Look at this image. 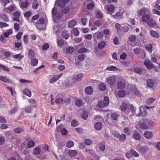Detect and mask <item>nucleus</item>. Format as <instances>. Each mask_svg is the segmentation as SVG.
I'll return each mask as SVG.
<instances>
[{
  "instance_id": "nucleus-1",
  "label": "nucleus",
  "mask_w": 160,
  "mask_h": 160,
  "mask_svg": "<svg viewBox=\"0 0 160 160\" xmlns=\"http://www.w3.org/2000/svg\"><path fill=\"white\" fill-rule=\"evenodd\" d=\"M139 16L142 17L143 22H147L150 19L151 13L150 9L146 7L140 9L138 12Z\"/></svg>"
},
{
  "instance_id": "nucleus-2",
  "label": "nucleus",
  "mask_w": 160,
  "mask_h": 160,
  "mask_svg": "<svg viewBox=\"0 0 160 160\" xmlns=\"http://www.w3.org/2000/svg\"><path fill=\"white\" fill-rule=\"evenodd\" d=\"M109 99L108 97L105 96L104 97L103 101H99L97 107L99 108H103L107 106L109 103Z\"/></svg>"
},
{
  "instance_id": "nucleus-3",
  "label": "nucleus",
  "mask_w": 160,
  "mask_h": 160,
  "mask_svg": "<svg viewBox=\"0 0 160 160\" xmlns=\"http://www.w3.org/2000/svg\"><path fill=\"white\" fill-rule=\"evenodd\" d=\"M106 82L109 85H113L116 82V78L114 76H110L106 78Z\"/></svg>"
},
{
  "instance_id": "nucleus-4",
  "label": "nucleus",
  "mask_w": 160,
  "mask_h": 160,
  "mask_svg": "<svg viewBox=\"0 0 160 160\" xmlns=\"http://www.w3.org/2000/svg\"><path fill=\"white\" fill-rule=\"evenodd\" d=\"M62 75V73L54 75L49 81V82L51 83H53L58 80Z\"/></svg>"
},
{
  "instance_id": "nucleus-5",
  "label": "nucleus",
  "mask_w": 160,
  "mask_h": 160,
  "mask_svg": "<svg viewBox=\"0 0 160 160\" xmlns=\"http://www.w3.org/2000/svg\"><path fill=\"white\" fill-rule=\"evenodd\" d=\"M103 37V33L101 32H97L93 34V37L97 39H102Z\"/></svg>"
},
{
  "instance_id": "nucleus-6",
  "label": "nucleus",
  "mask_w": 160,
  "mask_h": 160,
  "mask_svg": "<svg viewBox=\"0 0 160 160\" xmlns=\"http://www.w3.org/2000/svg\"><path fill=\"white\" fill-rule=\"evenodd\" d=\"M35 25L36 28L39 30H43L45 29L46 26L45 24H41L39 23H35Z\"/></svg>"
},
{
  "instance_id": "nucleus-7",
  "label": "nucleus",
  "mask_w": 160,
  "mask_h": 160,
  "mask_svg": "<svg viewBox=\"0 0 160 160\" xmlns=\"http://www.w3.org/2000/svg\"><path fill=\"white\" fill-rule=\"evenodd\" d=\"M147 22L148 25L151 27H153L157 25L155 21L152 19H150Z\"/></svg>"
},
{
  "instance_id": "nucleus-8",
  "label": "nucleus",
  "mask_w": 160,
  "mask_h": 160,
  "mask_svg": "<svg viewBox=\"0 0 160 160\" xmlns=\"http://www.w3.org/2000/svg\"><path fill=\"white\" fill-rule=\"evenodd\" d=\"M104 8L109 12H112L114 10L115 8L114 6L111 4H109L108 6H105Z\"/></svg>"
},
{
  "instance_id": "nucleus-9",
  "label": "nucleus",
  "mask_w": 160,
  "mask_h": 160,
  "mask_svg": "<svg viewBox=\"0 0 160 160\" xmlns=\"http://www.w3.org/2000/svg\"><path fill=\"white\" fill-rule=\"evenodd\" d=\"M106 45V42L103 40H101L99 42L98 45V48L100 49L103 48Z\"/></svg>"
},
{
  "instance_id": "nucleus-10",
  "label": "nucleus",
  "mask_w": 160,
  "mask_h": 160,
  "mask_svg": "<svg viewBox=\"0 0 160 160\" xmlns=\"http://www.w3.org/2000/svg\"><path fill=\"white\" fill-rule=\"evenodd\" d=\"M144 136L147 139H150L153 136V133L148 131L145 132L143 134Z\"/></svg>"
},
{
  "instance_id": "nucleus-11",
  "label": "nucleus",
  "mask_w": 160,
  "mask_h": 160,
  "mask_svg": "<svg viewBox=\"0 0 160 160\" xmlns=\"http://www.w3.org/2000/svg\"><path fill=\"white\" fill-rule=\"evenodd\" d=\"M138 149L139 151L143 153H144L148 151V148L147 146H141L138 148Z\"/></svg>"
},
{
  "instance_id": "nucleus-12",
  "label": "nucleus",
  "mask_w": 160,
  "mask_h": 160,
  "mask_svg": "<svg viewBox=\"0 0 160 160\" xmlns=\"http://www.w3.org/2000/svg\"><path fill=\"white\" fill-rule=\"evenodd\" d=\"M0 80L6 83H10L11 82V80L5 76H0Z\"/></svg>"
},
{
  "instance_id": "nucleus-13",
  "label": "nucleus",
  "mask_w": 160,
  "mask_h": 160,
  "mask_svg": "<svg viewBox=\"0 0 160 160\" xmlns=\"http://www.w3.org/2000/svg\"><path fill=\"white\" fill-rule=\"evenodd\" d=\"M0 18L5 22H8L9 21L8 17L5 13H2L0 15Z\"/></svg>"
},
{
  "instance_id": "nucleus-14",
  "label": "nucleus",
  "mask_w": 160,
  "mask_h": 160,
  "mask_svg": "<svg viewBox=\"0 0 160 160\" xmlns=\"http://www.w3.org/2000/svg\"><path fill=\"white\" fill-rule=\"evenodd\" d=\"M85 91L87 95H91L93 92L92 88L90 86L87 87L86 88Z\"/></svg>"
},
{
  "instance_id": "nucleus-15",
  "label": "nucleus",
  "mask_w": 160,
  "mask_h": 160,
  "mask_svg": "<svg viewBox=\"0 0 160 160\" xmlns=\"http://www.w3.org/2000/svg\"><path fill=\"white\" fill-rule=\"evenodd\" d=\"M117 86L120 89H123L125 87V84L121 81H119L117 83Z\"/></svg>"
},
{
  "instance_id": "nucleus-16",
  "label": "nucleus",
  "mask_w": 160,
  "mask_h": 160,
  "mask_svg": "<svg viewBox=\"0 0 160 160\" xmlns=\"http://www.w3.org/2000/svg\"><path fill=\"white\" fill-rule=\"evenodd\" d=\"M55 4L58 7L62 8L64 7L65 4L62 0H56L55 2Z\"/></svg>"
},
{
  "instance_id": "nucleus-17",
  "label": "nucleus",
  "mask_w": 160,
  "mask_h": 160,
  "mask_svg": "<svg viewBox=\"0 0 160 160\" xmlns=\"http://www.w3.org/2000/svg\"><path fill=\"white\" fill-rule=\"evenodd\" d=\"M77 24V21L75 20L72 19L69 22L68 25L69 28H73Z\"/></svg>"
},
{
  "instance_id": "nucleus-18",
  "label": "nucleus",
  "mask_w": 160,
  "mask_h": 160,
  "mask_svg": "<svg viewBox=\"0 0 160 160\" xmlns=\"http://www.w3.org/2000/svg\"><path fill=\"white\" fill-rule=\"evenodd\" d=\"M150 33L151 36L156 38H158L159 37V33L156 31L152 30L151 31Z\"/></svg>"
},
{
  "instance_id": "nucleus-19",
  "label": "nucleus",
  "mask_w": 160,
  "mask_h": 160,
  "mask_svg": "<svg viewBox=\"0 0 160 160\" xmlns=\"http://www.w3.org/2000/svg\"><path fill=\"white\" fill-rule=\"evenodd\" d=\"M118 95L119 98H122L126 96V92L125 91L121 90L118 91Z\"/></svg>"
},
{
  "instance_id": "nucleus-20",
  "label": "nucleus",
  "mask_w": 160,
  "mask_h": 160,
  "mask_svg": "<svg viewBox=\"0 0 160 160\" xmlns=\"http://www.w3.org/2000/svg\"><path fill=\"white\" fill-rule=\"evenodd\" d=\"M29 5V3L27 1L22 2L20 3V6L21 8L23 9L27 8Z\"/></svg>"
},
{
  "instance_id": "nucleus-21",
  "label": "nucleus",
  "mask_w": 160,
  "mask_h": 160,
  "mask_svg": "<svg viewBox=\"0 0 160 160\" xmlns=\"http://www.w3.org/2000/svg\"><path fill=\"white\" fill-rule=\"evenodd\" d=\"M98 88L100 91H104L106 89L107 87L104 83H102L99 85Z\"/></svg>"
},
{
  "instance_id": "nucleus-22",
  "label": "nucleus",
  "mask_w": 160,
  "mask_h": 160,
  "mask_svg": "<svg viewBox=\"0 0 160 160\" xmlns=\"http://www.w3.org/2000/svg\"><path fill=\"white\" fill-rule=\"evenodd\" d=\"M102 127V124L100 122H97L94 124V128L96 129L100 130Z\"/></svg>"
},
{
  "instance_id": "nucleus-23",
  "label": "nucleus",
  "mask_w": 160,
  "mask_h": 160,
  "mask_svg": "<svg viewBox=\"0 0 160 160\" xmlns=\"http://www.w3.org/2000/svg\"><path fill=\"white\" fill-rule=\"evenodd\" d=\"M35 143L34 141L30 140L28 142L27 146L28 148H31L34 147L35 146Z\"/></svg>"
},
{
  "instance_id": "nucleus-24",
  "label": "nucleus",
  "mask_w": 160,
  "mask_h": 160,
  "mask_svg": "<svg viewBox=\"0 0 160 160\" xmlns=\"http://www.w3.org/2000/svg\"><path fill=\"white\" fill-rule=\"evenodd\" d=\"M38 63V60L35 58H32L31 62V64L33 66H37Z\"/></svg>"
},
{
  "instance_id": "nucleus-25",
  "label": "nucleus",
  "mask_w": 160,
  "mask_h": 160,
  "mask_svg": "<svg viewBox=\"0 0 160 160\" xmlns=\"http://www.w3.org/2000/svg\"><path fill=\"white\" fill-rule=\"evenodd\" d=\"M147 84L148 87L152 88L154 85V82L152 79H149L147 80Z\"/></svg>"
},
{
  "instance_id": "nucleus-26",
  "label": "nucleus",
  "mask_w": 160,
  "mask_h": 160,
  "mask_svg": "<svg viewBox=\"0 0 160 160\" xmlns=\"http://www.w3.org/2000/svg\"><path fill=\"white\" fill-rule=\"evenodd\" d=\"M28 55L29 58L32 59L35 57V53L32 49H30L28 52Z\"/></svg>"
},
{
  "instance_id": "nucleus-27",
  "label": "nucleus",
  "mask_w": 160,
  "mask_h": 160,
  "mask_svg": "<svg viewBox=\"0 0 160 160\" xmlns=\"http://www.w3.org/2000/svg\"><path fill=\"white\" fill-rule=\"evenodd\" d=\"M41 152V149L39 147H36L34 148L33 150V153L35 155H38Z\"/></svg>"
},
{
  "instance_id": "nucleus-28",
  "label": "nucleus",
  "mask_w": 160,
  "mask_h": 160,
  "mask_svg": "<svg viewBox=\"0 0 160 160\" xmlns=\"http://www.w3.org/2000/svg\"><path fill=\"white\" fill-rule=\"evenodd\" d=\"M23 92L25 95L29 97H31L32 95L31 92L29 89L26 88L23 90Z\"/></svg>"
},
{
  "instance_id": "nucleus-29",
  "label": "nucleus",
  "mask_w": 160,
  "mask_h": 160,
  "mask_svg": "<svg viewBox=\"0 0 160 160\" xmlns=\"http://www.w3.org/2000/svg\"><path fill=\"white\" fill-rule=\"evenodd\" d=\"M18 109V107L17 106H15L9 111L8 113L10 115H12L16 113Z\"/></svg>"
},
{
  "instance_id": "nucleus-30",
  "label": "nucleus",
  "mask_w": 160,
  "mask_h": 160,
  "mask_svg": "<svg viewBox=\"0 0 160 160\" xmlns=\"http://www.w3.org/2000/svg\"><path fill=\"white\" fill-rule=\"evenodd\" d=\"M98 147L101 151H104L105 148V143L104 142H99L98 143Z\"/></svg>"
},
{
  "instance_id": "nucleus-31",
  "label": "nucleus",
  "mask_w": 160,
  "mask_h": 160,
  "mask_svg": "<svg viewBox=\"0 0 160 160\" xmlns=\"http://www.w3.org/2000/svg\"><path fill=\"white\" fill-rule=\"evenodd\" d=\"M144 65L149 69L152 68L154 67V65L150 62H146L144 63Z\"/></svg>"
},
{
  "instance_id": "nucleus-32",
  "label": "nucleus",
  "mask_w": 160,
  "mask_h": 160,
  "mask_svg": "<svg viewBox=\"0 0 160 160\" xmlns=\"http://www.w3.org/2000/svg\"><path fill=\"white\" fill-rule=\"evenodd\" d=\"M145 47L146 50L148 52L150 53H151L152 51V46L151 44H148L145 46Z\"/></svg>"
},
{
  "instance_id": "nucleus-33",
  "label": "nucleus",
  "mask_w": 160,
  "mask_h": 160,
  "mask_svg": "<svg viewBox=\"0 0 160 160\" xmlns=\"http://www.w3.org/2000/svg\"><path fill=\"white\" fill-rule=\"evenodd\" d=\"M74 145V143L73 141L71 140H69L67 141L66 144V146L69 148L72 147Z\"/></svg>"
},
{
  "instance_id": "nucleus-34",
  "label": "nucleus",
  "mask_w": 160,
  "mask_h": 160,
  "mask_svg": "<svg viewBox=\"0 0 160 160\" xmlns=\"http://www.w3.org/2000/svg\"><path fill=\"white\" fill-rule=\"evenodd\" d=\"M82 76L83 75L82 74H78L74 75L73 78L76 80L79 81L81 79Z\"/></svg>"
},
{
  "instance_id": "nucleus-35",
  "label": "nucleus",
  "mask_w": 160,
  "mask_h": 160,
  "mask_svg": "<svg viewBox=\"0 0 160 160\" xmlns=\"http://www.w3.org/2000/svg\"><path fill=\"white\" fill-rule=\"evenodd\" d=\"M77 154V152L75 150H70L68 152V155L71 157H73Z\"/></svg>"
},
{
  "instance_id": "nucleus-36",
  "label": "nucleus",
  "mask_w": 160,
  "mask_h": 160,
  "mask_svg": "<svg viewBox=\"0 0 160 160\" xmlns=\"http://www.w3.org/2000/svg\"><path fill=\"white\" fill-rule=\"evenodd\" d=\"M133 137L136 140H139L141 138V136L138 132H135L133 135Z\"/></svg>"
},
{
  "instance_id": "nucleus-37",
  "label": "nucleus",
  "mask_w": 160,
  "mask_h": 160,
  "mask_svg": "<svg viewBox=\"0 0 160 160\" xmlns=\"http://www.w3.org/2000/svg\"><path fill=\"white\" fill-rule=\"evenodd\" d=\"M96 15L97 18L101 19L103 17V14L100 11H96Z\"/></svg>"
},
{
  "instance_id": "nucleus-38",
  "label": "nucleus",
  "mask_w": 160,
  "mask_h": 160,
  "mask_svg": "<svg viewBox=\"0 0 160 160\" xmlns=\"http://www.w3.org/2000/svg\"><path fill=\"white\" fill-rule=\"evenodd\" d=\"M140 112L143 116L146 115L147 113V111L146 110H144L142 106H140L139 107Z\"/></svg>"
},
{
  "instance_id": "nucleus-39",
  "label": "nucleus",
  "mask_w": 160,
  "mask_h": 160,
  "mask_svg": "<svg viewBox=\"0 0 160 160\" xmlns=\"http://www.w3.org/2000/svg\"><path fill=\"white\" fill-rule=\"evenodd\" d=\"M139 126L141 128L143 129H147L148 128V125L145 122L141 123Z\"/></svg>"
},
{
  "instance_id": "nucleus-40",
  "label": "nucleus",
  "mask_w": 160,
  "mask_h": 160,
  "mask_svg": "<svg viewBox=\"0 0 160 160\" xmlns=\"http://www.w3.org/2000/svg\"><path fill=\"white\" fill-rule=\"evenodd\" d=\"M83 101L80 98L77 99L75 102V104L78 106L80 107L82 105Z\"/></svg>"
},
{
  "instance_id": "nucleus-41",
  "label": "nucleus",
  "mask_w": 160,
  "mask_h": 160,
  "mask_svg": "<svg viewBox=\"0 0 160 160\" xmlns=\"http://www.w3.org/2000/svg\"><path fill=\"white\" fill-rule=\"evenodd\" d=\"M39 6L38 3L36 0H34L32 3V8L34 9H37Z\"/></svg>"
},
{
  "instance_id": "nucleus-42",
  "label": "nucleus",
  "mask_w": 160,
  "mask_h": 160,
  "mask_svg": "<svg viewBox=\"0 0 160 160\" xmlns=\"http://www.w3.org/2000/svg\"><path fill=\"white\" fill-rule=\"evenodd\" d=\"M45 21L44 18L43 17H41L35 23H39L41 24H45Z\"/></svg>"
},
{
  "instance_id": "nucleus-43",
  "label": "nucleus",
  "mask_w": 160,
  "mask_h": 160,
  "mask_svg": "<svg viewBox=\"0 0 160 160\" xmlns=\"http://www.w3.org/2000/svg\"><path fill=\"white\" fill-rule=\"evenodd\" d=\"M74 51L73 48L69 47L66 48V52L67 53L71 54H72Z\"/></svg>"
},
{
  "instance_id": "nucleus-44",
  "label": "nucleus",
  "mask_w": 160,
  "mask_h": 160,
  "mask_svg": "<svg viewBox=\"0 0 160 160\" xmlns=\"http://www.w3.org/2000/svg\"><path fill=\"white\" fill-rule=\"evenodd\" d=\"M130 152L132 155L135 157H138L139 156V154L132 149H130Z\"/></svg>"
},
{
  "instance_id": "nucleus-45",
  "label": "nucleus",
  "mask_w": 160,
  "mask_h": 160,
  "mask_svg": "<svg viewBox=\"0 0 160 160\" xmlns=\"http://www.w3.org/2000/svg\"><path fill=\"white\" fill-rule=\"evenodd\" d=\"M113 136L117 138H119L120 136V134L116 130H113L112 132Z\"/></svg>"
},
{
  "instance_id": "nucleus-46",
  "label": "nucleus",
  "mask_w": 160,
  "mask_h": 160,
  "mask_svg": "<svg viewBox=\"0 0 160 160\" xmlns=\"http://www.w3.org/2000/svg\"><path fill=\"white\" fill-rule=\"evenodd\" d=\"M62 35L63 38L66 39H68L69 36V34L68 32V31L65 30L63 32Z\"/></svg>"
},
{
  "instance_id": "nucleus-47",
  "label": "nucleus",
  "mask_w": 160,
  "mask_h": 160,
  "mask_svg": "<svg viewBox=\"0 0 160 160\" xmlns=\"http://www.w3.org/2000/svg\"><path fill=\"white\" fill-rule=\"evenodd\" d=\"M127 108V104L125 102L123 103L121 106V110L122 111H125L126 110Z\"/></svg>"
},
{
  "instance_id": "nucleus-48",
  "label": "nucleus",
  "mask_w": 160,
  "mask_h": 160,
  "mask_svg": "<svg viewBox=\"0 0 160 160\" xmlns=\"http://www.w3.org/2000/svg\"><path fill=\"white\" fill-rule=\"evenodd\" d=\"M124 121H122L121 122V125L123 127L125 126L129 122V120L128 118H125Z\"/></svg>"
},
{
  "instance_id": "nucleus-49",
  "label": "nucleus",
  "mask_w": 160,
  "mask_h": 160,
  "mask_svg": "<svg viewBox=\"0 0 160 160\" xmlns=\"http://www.w3.org/2000/svg\"><path fill=\"white\" fill-rule=\"evenodd\" d=\"M13 131L16 133H19L23 132V130L20 128H17L14 129Z\"/></svg>"
},
{
  "instance_id": "nucleus-50",
  "label": "nucleus",
  "mask_w": 160,
  "mask_h": 160,
  "mask_svg": "<svg viewBox=\"0 0 160 160\" xmlns=\"http://www.w3.org/2000/svg\"><path fill=\"white\" fill-rule=\"evenodd\" d=\"M118 116V114L116 113H112L111 114V117L114 120H117V118Z\"/></svg>"
},
{
  "instance_id": "nucleus-51",
  "label": "nucleus",
  "mask_w": 160,
  "mask_h": 160,
  "mask_svg": "<svg viewBox=\"0 0 160 160\" xmlns=\"http://www.w3.org/2000/svg\"><path fill=\"white\" fill-rule=\"evenodd\" d=\"M64 44V40L62 39H60L58 41L57 45L59 47H62Z\"/></svg>"
},
{
  "instance_id": "nucleus-52",
  "label": "nucleus",
  "mask_w": 160,
  "mask_h": 160,
  "mask_svg": "<svg viewBox=\"0 0 160 160\" xmlns=\"http://www.w3.org/2000/svg\"><path fill=\"white\" fill-rule=\"evenodd\" d=\"M72 32L74 35L76 36H78L79 33V30L75 28L72 30Z\"/></svg>"
},
{
  "instance_id": "nucleus-53",
  "label": "nucleus",
  "mask_w": 160,
  "mask_h": 160,
  "mask_svg": "<svg viewBox=\"0 0 160 160\" xmlns=\"http://www.w3.org/2000/svg\"><path fill=\"white\" fill-rule=\"evenodd\" d=\"M136 38V36L133 35H131L128 37L129 40L131 42H133L134 41Z\"/></svg>"
},
{
  "instance_id": "nucleus-54",
  "label": "nucleus",
  "mask_w": 160,
  "mask_h": 160,
  "mask_svg": "<svg viewBox=\"0 0 160 160\" xmlns=\"http://www.w3.org/2000/svg\"><path fill=\"white\" fill-rule=\"evenodd\" d=\"M134 70L136 73L138 74L141 73L142 71V69L141 68L138 67L135 68Z\"/></svg>"
},
{
  "instance_id": "nucleus-55",
  "label": "nucleus",
  "mask_w": 160,
  "mask_h": 160,
  "mask_svg": "<svg viewBox=\"0 0 160 160\" xmlns=\"http://www.w3.org/2000/svg\"><path fill=\"white\" fill-rule=\"evenodd\" d=\"M155 99L152 98H149L146 100V103L148 104L152 103L155 101Z\"/></svg>"
},
{
  "instance_id": "nucleus-56",
  "label": "nucleus",
  "mask_w": 160,
  "mask_h": 160,
  "mask_svg": "<svg viewBox=\"0 0 160 160\" xmlns=\"http://www.w3.org/2000/svg\"><path fill=\"white\" fill-rule=\"evenodd\" d=\"M87 52V49L85 48H81L79 49L78 53L79 54L85 53Z\"/></svg>"
},
{
  "instance_id": "nucleus-57",
  "label": "nucleus",
  "mask_w": 160,
  "mask_h": 160,
  "mask_svg": "<svg viewBox=\"0 0 160 160\" xmlns=\"http://www.w3.org/2000/svg\"><path fill=\"white\" fill-rule=\"evenodd\" d=\"M32 107L31 106H29L27 107L25 109V111L26 112L28 113H31L32 112Z\"/></svg>"
},
{
  "instance_id": "nucleus-58",
  "label": "nucleus",
  "mask_w": 160,
  "mask_h": 160,
  "mask_svg": "<svg viewBox=\"0 0 160 160\" xmlns=\"http://www.w3.org/2000/svg\"><path fill=\"white\" fill-rule=\"evenodd\" d=\"M117 68L114 66H111L107 67L106 69L109 71H113L115 70Z\"/></svg>"
},
{
  "instance_id": "nucleus-59",
  "label": "nucleus",
  "mask_w": 160,
  "mask_h": 160,
  "mask_svg": "<svg viewBox=\"0 0 160 160\" xmlns=\"http://www.w3.org/2000/svg\"><path fill=\"white\" fill-rule=\"evenodd\" d=\"M119 138L121 141L123 142L126 139V136L125 134H122L120 135V136Z\"/></svg>"
},
{
  "instance_id": "nucleus-60",
  "label": "nucleus",
  "mask_w": 160,
  "mask_h": 160,
  "mask_svg": "<svg viewBox=\"0 0 160 160\" xmlns=\"http://www.w3.org/2000/svg\"><path fill=\"white\" fill-rule=\"evenodd\" d=\"M63 101V99L61 98H57L55 100V102L57 104H60L62 103Z\"/></svg>"
},
{
  "instance_id": "nucleus-61",
  "label": "nucleus",
  "mask_w": 160,
  "mask_h": 160,
  "mask_svg": "<svg viewBox=\"0 0 160 160\" xmlns=\"http://www.w3.org/2000/svg\"><path fill=\"white\" fill-rule=\"evenodd\" d=\"M9 25L5 22H0V27L1 28H2L4 27H8Z\"/></svg>"
},
{
  "instance_id": "nucleus-62",
  "label": "nucleus",
  "mask_w": 160,
  "mask_h": 160,
  "mask_svg": "<svg viewBox=\"0 0 160 160\" xmlns=\"http://www.w3.org/2000/svg\"><path fill=\"white\" fill-rule=\"evenodd\" d=\"M61 132L63 135H66L67 134L68 131L66 129L63 128L61 129Z\"/></svg>"
},
{
  "instance_id": "nucleus-63",
  "label": "nucleus",
  "mask_w": 160,
  "mask_h": 160,
  "mask_svg": "<svg viewBox=\"0 0 160 160\" xmlns=\"http://www.w3.org/2000/svg\"><path fill=\"white\" fill-rule=\"evenodd\" d=\"M71 125L72 126L75 127L78 126V124L77 121L72 120L71 121Z\"/></svg>"
},
{
  "instance_id": "nucleus-64",
  "label": "nucleus",
  "mask_w": 160,
  "mask_h": 160,
  "mask_svg": "<svg viewBox=\"0 0 160 160\" xmlns=\"http://www.w3.org/2000/svg\"><path fill=\"white\" fill-rule=\"evenodd\" d=\"M94 5L92 3H90L87 5V8L88 9H92L94 7Z\"/></svg>"
}]
</instances>
